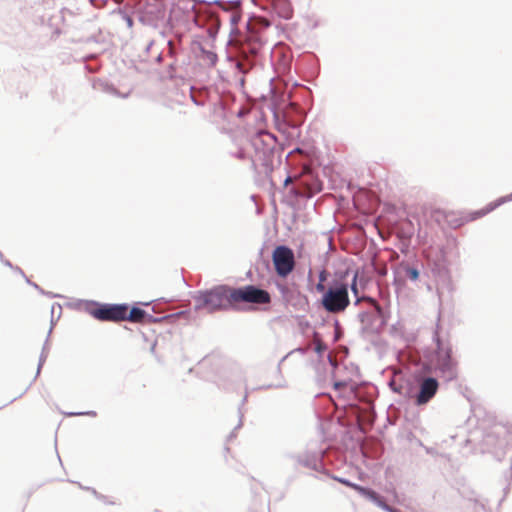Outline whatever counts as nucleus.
I'll return each instance as SVG.
<instances>
[{
	"label": "nucleus",
	"instance_id": "1",
	"mask_svg": "<svg viewBox=\"0 0 512 512\" xmlns=\"http://www.w3.org/2000/svg\"><path fill=\"white\" fill-rule=\"evenodd\" d=\"M321 304L329 313L337 314L345 311L350 304L348 284L339 282L329 287L322 296Z\"/></svg>",
	"mask_w": 512,
	"mask_h": 512
},
{
	"label": "nucleus",
	"instance_id": "2",
	"mask_svg": "<svg viewBox=\"0 0 512 512\" xmlns=\"http://www.w3.org/2000/svg\"><path fill=\"white\" fill-rule=\"evenodd\" d=\"M231 294H233V287L225 285L215 287L202 295V305L210 312L234 308L233 299L230 296Z\"/></svg>",
	"mask_w": 512,
	"mask_h": 512
},
{
	"label": "nucleus",
	"instance_id": "3",
	"mask_svg": "<svg viewBox=\"0 0 512 512\" xmlns=\"http://www.w3.org/2000/svg\"><path fill=\"white\" fill-rule=\"evenodd\" d=\"M230 296L233 299L234 308H237L241 303L268 304L271 301L270 294L266 290L254 285L233 288V294Z\"/></svg>",
	"mask_w": 512,
	"mask_h": 512
},
{
	"label": "nucleus",
	"instance_id": "4",
	"mask_svg": "<svg viewBox=\"0 0 512 512\" xmlns=\"http://www.w3.org/2000/svg\"><path fill=\"white\" fill-rule=\"evenodd\" d=\"M88 313L96 320L103 322L125 321V304H94Z\"/></svg>",
	"mask_w": 512,
	"mask_h": 512
},
{
	"label": "nucleus",
	"instance_id": "5",
	"mask_svg": "<svg viewBox=\"0 0 512 512\" xmlns=\"http://www.w3.org/2000/svg\"><path fill=\"white\" fill-rule=\"evenodd\" d=\"M276 273L281 277L289 275L295 267L293 251L286 246H277L272 254Z\"/></svg>",
	"mask_w": 512,
	"mask_h": 512
},
{
	"label": "nucleus",
	"instance_id": "6",
	"mask_svg": "<svg viewBox=\"0 0 512 512\" xmlns=\"http://www.w3.org/2000/svg\"><path fill=\"white\" fill-rule=\"evenodd\" d=\"M276 142L275 137L268 132H259L252 138V145L255 150L253 161H265L266 158L272 153L274 144Z\"/></svg>",
	"mask_w": 512,
	"mask_h": 512
},
{
	"label": "nucleus",
	"instance_id": "7",
	"mask_svg": "<svg viewBox=\"0 0 512 512\" xmlns=\"http://www.w3.org/2000/svg\"><path fill=\"white\" fill-rule=\"evenodd\" d=\"M437 355H436V367L443 373H448L452 376L455 372L456 362L452 359L451 349L449 347H443L437 337Z\"/></svg>",
	"mask_w": 512,
	"mask_h": 512
},
{
	"label": "nucleus",
	"instance_id": "8",
	"mask_svg": "<svg viewBox=\"0 0 512 512\" xmlns=\"http://www.w3.org/2000/svg\"><path fill=\"white\" fill-rule=\"evenodd\" d=\"M439 383L435 378H424L419 387V392L415 396V403L418 406L427 404L437 393Z\"/></svg>",
	"mask_w": 512,
	"mask_h": 512
},
{
	"label": "nucleus",
	"instance_id": "9",
	"mask_svg": "<svg viewBox=\"0 0 512 512\" xmlns=\"http://www.w3.org/2000/svg\"><path fill=\"white\" fill-rule=\"evenodd\" d=\"M341 482L343 484L347 485L348 487L352 488L353 490L357 491L362 496L370 499L371 501H373L377 506H379L383 510L391 511L390 507L386 504L384 499L381 496H379L375 491L365 488L363 486H360L358 484L351 483L346 480H341Z\"/></svg>",
	"mask_w": 512,
	"mask_h": 512
},
{
	"label": "nucleus",
	"instance_id": "10",
	"mask_svg": "<svg viewBox=\"0 0 512 512\" xmlns=\"http://www.w3.org/2000/svg\"><path fill=\"white\" fill-rule=\"evenodd\" d=\"M511 199H512V196L501 197L495 201L488 203L485 207L467 214L465 219H466V221H474L476 219L484 217L485 215L494 211L496 208H498L499 206H501L502 204H504L505 202H507Z\"/></svg>",
	"mask_w": 512,
	"mask_h": 512
},
{
	"label": "nucleus",
	"instance_id": "11",
	"mask_svg": "<svg viewBox=\"0 0 512 512\" xmlns=\"http://www.w3.org/2000/svg\"><path fill=\"white\" fill-rule=\"evenodd\" d=\"M146 316V312L138 307H133L129 310V306L125 304V321L133 323H142Z\"/></svg>",
	"mask_w": 512,
	"mask_h": 512
},
{
	"label": "nucleus",
	"instance_id": "12",
	"mask_svg": "<svg viewBox=\"0 0 512 512\" xmlns=\"http://www.w3.org/2000/svg\"><path fill=\"white\" fill-rule=\"evenodd\" d=\"M274 10L280 17L284 19L291 18L293 14L292 7L287 0H275Z\"/></svg>",
	"mask_w": 512,
	"mask_h": 512
},
{
	"label": "nucleus",
	"instance_id": "13",
	"mask_svg": "<svg viewBox=\"0 0 512 512\" xmlns=\"http://www.w3.org/2000/svg\"><path fill=\"white\" fill-rule=\"evenodd\" d=\"M390 386L393 389V391H395L396 393H398V394H400V395H402L404 397H408V398L412 397V394H411L412 389H411V387L404 386L402 384H396L395 381H392L390 383Z\"/></svg>",
	"mask_w": 512,
	"mask_h": 512
},
{
	"label": "nucleus",
	"instance_id": "14",
	"mask_svg": "<svg viewBox=\"0 0 512 512\" xmlns=\"http://www.w3.org/2000/svg\"><path fill=\"white\" fill-rule=\"evenodd\" d=\"M203 56L207 60L208 64L215 65L217 61V55L213 52L203 51Z\"/></svg>",
	"mask_w": 512,
	"mask_h": 512
},
{
	"label": "nucleus",
	"instance_id": "15",
	"mask_svg": "<svg viewBox=\"0 0 512 512\" xmlns=\"http://www.w3.org/2000/svg\"><path fill=\"white\" fill-rule=\"evenodd\" d=\"M406 274L413 281H416L419 278V271L416 268L407 267Z\"/></svg>",
	"mask_w": 512,
	"mask_h": 512
},
{
	"label": "nucleus",
	"instance_id": "16",
	"mask_svg": "<svg viewBox=\"0 0 512 512\" xmlns=\"http://www.w3.org/2000/svg\"><path fill=\"white\" fill-rule=\"evenodd\" d=\"M356 282H357V275H355V276H354L353 281H352V284H351V289H352V291L354 292V294H356V295H357V293H358V289H357Z\"/></svg>",
	"mask_w": 512,
	"mask_h": 512
},
{
	"label": "nucleus",
	"instance_id": "17",
	"mask_svg": "<svg viewBox=\"0 0 512 512\" xmlns=\"http://www.w3.org/2000/svg\"><path fill=\"white\" fill-rule=\"evenodd\" d=\"M324 280V276L321 275V281ZM316 289L318 292H324L325 291V286L322 284V282H319L317 285H316Z\"/></svg>",
	"mask_w": 512,
	"mask_h": 512
},
{
	"label": "nucleus",
	"instance_id": "18",
	"mask_svg": "<svg viewBox=\"0 0 512 512\" xmlns=\"http://www.w3.org/2000/svg\"><path fill=\"white\" fill-rule=\"evenodd\" d=\"M334 386L336 389H339L340 387L344 386V384L343 383H335Z\"/></svg>",
	"mask_w": 512,
	"mask_h": 512
},
{
	"label": "nucleus",
	"instance_id": "19",
	"mask_svg": "<svg viewBox=\"0 0 512 512\" xmlns=\"http://www.w3.org/2000/svg\"><path fill=\"white\" fill-rule=\"evenodd\" d=\"M441 214H442V213H441V212H439V211H437V212H436V220H437V221H439V216H440Z\"/></svg>",
	"mask_w": 512,
	"mask_h": 512
},
{
	"label": "nucleus",
	"instance_id": "20",
	"mask_svg": "<svg viewBox=\"0 0 512 512\" xmlns=\"http://www.w3.org/2000/svg\"><path fill=\"white\" fill-rule=\"evenodd\" d=\"M447 222H448L449 224L453 225L452 221L447 220ZM460 225H461V223L454 224V226H455V227H456V226H460Z\"/></svg>",
	"mask_w": 512,
	"mask_h": 512
}]
</instances>
